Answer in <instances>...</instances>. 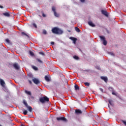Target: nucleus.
I'll use <instances>...</instances> for the list:
<instances>
[{"mask_svg": "<svg viewBox=\"0 0 126 126\" xmlns=\"http://www.w3.org/2000/svg\"><path fill=\"white\" fill-rule=\"evenodd\" d=\"M52 32L54 34L62 35L63 33V31L59 28L55 27L52 29Z\"/></svg>", "mask_w": 126, "mask_h": 126, "instance_id": "obj_1", "label": "nucleus"}, {"mask_svg": "<svg viewBox=\"0 0 126 126\" xmlns=\"http://www.w3.org/2000/svg\"><path fill=\"white\" fill-rule=\"evenodd\" d=\"M49 98L47 96L41 97L39 98L40 102L42 103H46V102H49Z\"/></svg>", "mask_w": 126, "mask_h": 126, "instance_id": "obj_2", "label": "nucleus"}, {"mask_svg": "<svg viewBox=\"0 0 126 126\" xmlns=\"http://www.w3.org/2000/svg\"><path fill=\"white\" fill-rule=\"evenodd\" d=\"M99 38H100V40L103 41V45H104V46H107V41L106 40L105 37L99 36Z\"/></svg>", "mask_w": 126, "mask_h": 126, "instance_id": "obj_3", "label": "nucleus"}, {"mask_svg": "<svg viewBox=\"0 0 126 126\" xmlns=\"http://www.w3.org/2000/svg\"><path fill=\"white\" fill-rule=\"evenodd\" d=\"M52 11H53V12L54 13V15H55V16H56V17H60V14H59L56 11V7H55V6L52 7Z\"/></svg>", "mask_w": 126, "mask_h": 126, "instance_id": "obj_4", "label": "nucleus"}, {"mask_svg": "<svg viewBox=\"0 0 126 126\" xmlns=\"http://www.w3.org/2000/svg\"><path fill=\"white\" fill-rule=\"evenodd\" d=\"M57 121H63V122H66V119L63 117H60L57 118Z\"/></svg>", "mask_w": 126, "mask_h": 126, "instance_id": "obj_5", "label": "nucleus"}, {"mask_svg": "<svg viewBox=\"0 0 126 126\" xmlns=\"http://www.w3.org/2000/svg\"><path fill=\"white\" fill-rule=\"evenodd\" d=\"M32 81L35 84H36V85L39 84V83H40V81L39 80V79L36 78L32 79Z\"/></svg>", "mask_w": 126, "mask_h": 126, "instance_id": "obj_6", "label": "nucleus"}, {"mask_svg": "<svg viewBox=\"0 0 126 126\" xmlns=\"http://www.w3.org/2000/svg\"><path fill=\"white\" fill-rule=\"evenodd\" d=\"M69 39L72 41H73V44H76V41H77V38L73 37H70Z\"/></svg>", "mask_w": 126, "mask_h": 126, "instance_id": "obj_7", "label": "nucleus"}, {"mask_svg": "<svg viewBox=\"0 0 126 126\" xmlns=\"http://www.w3.org/2000/svg\"><path fill=\"white\" fill-rule=\"evenodd\" d=\"M75 114L76 115H81V114H82V111L79 109H76Z\"/></svg>", "mask_w": 126, "mask_h": 126, "instance_id": "obj_8", "label": "nucleus"}, {"mask_svg": "<svg viewBox=\"0 0 126 126\" xmlns=\"http://www.w3.org/2000/svg\"><path fill=\"white\" fill-rule=\"evenodd\" d=\"M0 83L2 87H5V83L3 80L0 79Z\"/></svg>", "mask_w": 126, "mask_h": 126, "instance_id": "obj_9", "label": "nucleus"}, {"mask_svg": "<svg viewBox=\"0 0 126 126\" xmlns=\"http://www.w3.org/2000/svg\"><path fill=\"white\" fill-rule=\"evenodd\" d=\"M101 13H102L103 15L108 17V12L106 10H102Z\"/></svg>", "mask_w": 126, "mask_h": 126, "instance_id": "obj_10", "label": "nucleus"}, {"mask_svg": "<svg viewBox=\"0 0 126 126\" xmlns=\"http://www.w3.org/2000/svg\"><path fill=\"white\" fill-rule=\"evenodd\" d=\"M100 78L102 80H104L105 82H108V78L107 77L101 76Z\"/></svg>", "mask_w": 126, "mask_h": 126, "instance_id": "obj_11", "label": "nucleus"}, {"mask_svg": "<svg viewBox=\"0 0 126 126\" xmlns=\"http://www.w3.org/2000/svg\"><path fill=\"white\" fill-rule=\"evenodd\" d=\"M3 15H4V16H5L6 17H9V16H10V14H9V12H5V13H3Z\"/></svg>", "mask_w": 126, "mask_h": 126, "instance_id": "obj_12", "label": "nucleus"}, {"mask_svg": "<svg viewBox=\"0 0 126 126\" xmlns=\"http://www.w3.org/2000/svg\"><path fill=\"white\" fill-rule=\"evenodd\" d=\"M13 66L15 68V69H17V70L19 69V66L18 65V64L15 63L13 64Z\"/></svg>", "mask_w": 126, "mask_h": 126, "instance_id": "obj_13", "label": "nucleus"}, {"mask_svg": "<svg viewBox=\"0 0 126 126\" xmlns=\"http://www.w3.org/2000/svg\"><path fill=\"white\" fill-rule=\"evenodd\" d=\"M88 24H89V25H90V26H92V27H95V25L91 21L89 22Z\"/></svg>", "mask_w": 126, "mask_h": 126, "instance_id": "obj_14", "label": "nucleus"}, {"mask_svg": "<svg viewBox=\"0 0 126 126\" xmlns=\"http://www.w3.org/2000/svg\"><path fill=\"white\" fill-rule=\"evenodd\" d=\"M45 80L46 81H47V82H49L51 80V79H50V78L48 76H45Z\"/></svg>", "mask_w": 126, "mask_h": 126, "instance_id": "obj_15", "label": "nucleus"}, {"mask_svg": "<svg viewBox=\"0 0 126 126\" xmlns=\"http://www.w3.org/2000/svg\"><path fill=\"white\" fill-rule=\"evenodd\" d=\"M27 109H28L29 112H30L31 113V112H32V107L31 106H27Z\"/></svg>", "mask_w": 126, "mask_h": 126, "instance_id": "obj_16", "label": "nucleus"}, {"mask_svg": "<svg viewBox=\"0 0 126 126\" xmlns=\"http://www.w3.org/2000/svg\"><path fill=\"white\" fill-rule=\"evenodd\" d=\"M23 104L26 106V108L28 106V103H27V102H26V100H23Z\"/></svg>", "mask_w": 126, "mask_h": 126, "instance_id": "obj_17", "label": "nucleus"}, {"mask_svg": "<svg viewBox=\"0 0 126 126\" xmlns=\"http://www.w3.org/2000/svg\"><path fill=\"white\" fill-rule=\"evenodd\" d=\"M75 30L78 33H79L80 32V30L78 27H75Z\"/></svg>", "mask_w": 126, "mask_h": 126, "instance_id": "obj_18", "label": "nucleus"}, {"mask_svg": "<svg viewBox=\"0 0 126 126\" xmlns=\"http://www.w3.org/2000/svg\"><path fill=\"white\" fill-rule=\"evenodd\" d=\"M36 60L38 62L40 63H43V61H42L41 60L39 59L36 58Z\"/></svg>", "mask_w": 126, "mask_h": 126, "instance_id": "obj_19", "label": "nucleus"}, {"mask_svg": "<svg viewBox=\"0 0 126 126\" xmlns=\"http://www.w3.org/2000/svg\"><path fill=\"white\" fill-rule=\"evenodd\" d=\"M25 93H26V94H28V95H31V92H30L27 90H25Z\"/></svg>", "mask_w": 126, "mask_h": 126, "instance_id": "obj_20", "label": "nucleus"}, {"mask_svg": "<svg viewBox=\"0 0 126 126\" xmlns=\"http://www.w3.org/2000/svg\"><path fill=\"white\" fill-rule=\"evenodd\" d=\"M32 68H33V69L34 70H38V67H36V66H32Z\"/></svg>", "mask_w": 126, "mask_h": 126, "instance_id": "obj_21", "label": "nucleus"}, {"mask_svg": "<svg viewBox=\"0 0 126 126\" xmlns=\"http://www.w3.org/2000/svg\"><path fill=\"white\" fill-rule=\"evenodd\" d=\"M22 35H24L25 36H26L27 37H28V38H29V35H28L27 34H26L25 32H22Z\"/></svg>", "mask_w": 126, "mask_h": 126, "instance_id": "obj_22", "label": "nucleus"}, {"mask_svg": "<svg viewBox=\"0 0 126 126\" xmlns=\"http://www.w3.org/2000/svg\"><path fill=\"white\" fill-rule=\"evenodd\" d=\"M75 90H79V87L78 85H75Z\"/></svg>", "mask_w": 126, "mask_h": 126, "instance_id": "obj_23", "label": "nucleus"}, {"mask_svg": "<svg viewBox=\"0 0 126 126\" xmlns=\"http://www.w3.org/2000/svg\"><path fill=\"white\" fill-rule=\"evenodd\" d=\"M5 41H6V43H7V44H11L10 40H9V39L7 38L5 39Z\"/></svg>", "mask_w": 126, "mask_h": 126, "instance_id": "obj_24", "label": "nucleus"}, {"mask_svg": "<svg viewBox=\"0 0 126 126\" xmlns=\"http://www.w3.org/2000/svg\"><path fill=\"white\" fill-rule=\"evenodd\" d=\"M84 84L86 86H88V87H89L90 85V84H89V83L88 82H86L84 83Z\"/></svg>", "mask_w": 126, "mask_h": 126, "instance_id": "obj_25", "label": "nucleus"}, {"mask_svg": "<svg viewBox=\"0 0 126 126\" xmlns=\"http://www.w3.org/2000/svg\"><path fill=\"white\" fill-rule=\"evenodd\" d=\"M27 113H28V112L27 111V110H25L23 111V114L24 115H26L27 114Z\"/></svg>", "mask_w": 126, "mask_h": 126, "instance_id": "obj_26", "label": "nucleus"}, {"mask_svg": "<svg viewBox=\"0 0 126 126\" xmlns=\"http://www.w3.org/2000/svg\"><path fill=\"white\" fill-rule=\"evenodd\" d=\"M30 55L31 56H34V53H33V52H32V51H30Z\"/></svg>", "mask_w": 126, "mask_h": 126, "instance_id": "obj_27", "label": "nucleus"}, {"mask_svg": "<svg viewBox=\"0 0 126 126\" xmlns=\"http://www.w3.org/2000/svg\"><path fill=\"white\" fill-rule=\"evenodd\" d=\"M73 58L75 59V60H78L79 59V58H78L77 56H74Z\"/></svg>", "mask_w": 126, "mask_h": 126, "instance_id": "obj_28", "label": "nucleus"}, {"mask_svg": "<svg viewBox=\"0 0 126 126\" xmlns=\"http://www.w3.org/2000/svg\"><path fill=\"white\" fill-rule=\"evenodd\" d=\"M39 54L40 55H42V56H45V54L43 52H39Z\"/></svg>", "mask_w": 126, "mask_h": 126, "instance_id": "obj_29", "label": "nucleus"}, {"mask_svg": "<svg viewBox=\"0 0 126 126\" xmlns=\"http://www.w3.org/2000/svg\"><path fill=\"white\" fill-rule=\"evenodd\" d=\"M43 33L45 35H46V34H47V31L43 30Z\"/></svg>", "mask_w": 126, "mask_h": 126, "instance_id": "obj_30", "label": "nucleus"}, {"mask_svg": "<svg viewBox=\"0 0 126 126\" xmlns=\"http://www.w3.org/2000/svg\"><path fill=\"white\" fill-rule=\"evenodd\" d=\"M109 90H110V91H113L114 90V89H113V88L112 87H109L108 88Z\"/></svg>", "mask_w": 126, "mask_h": 126, "instance_id": "obj_31", "label": "nucleus"}, {"mask_svg": "<svg viewBox=\"0 0 126 126\" xmlns=\"http://www.w3.org/2000/svg\"><path fill=\"white\" fill-rule=\"evenodd\" d=\"M33 26H34V27L35 28H37V25H36V24L33 23Z\"/></svg>", "mask_w": 126, "mask_h": 126, "instance_id": "obj_32", "label": "nucleus"}, {"mask_svg": "<svg viewBox=\"0 0 126 126\" xmlns=\"http://www.w3.org/2000/svg\"><path fill=\"white\" fill-rule=\"evenodd\" d=\"M108 102H109L110 105H112V100H109L108 101Z\"/></svg>", "mask_w": 126, "mask_h": 126, "instance_id": "obj_33", "label": "nucleus"}, {"mask_svg": "<svg viewBox=\"0 0 126 126\" xmlns=\"http://www.w3.org/2000/svg\"><path fill=\"white\" fill-rule=\"evenodd\" d=\"M112 95H115V96H117V94L115 93V92H112Z\"/></svg>", "mask_w": 126, "mask_h": 126, "instance_id": "obj_34", "label": "nucleus"}, {"mask_svg": "<svg viewBox=\"0 0 126 126\" xmlns=\"http://www.w3.org/2000/svg\"><path fill=\"white\" fill-rule=\"evenodd\" d=\"M42 16H43V17H46V14H45L44 13H43Z\"/></svg>", "mask_w": 126, "mask_h": 126, "instance_id": "obj_35", "label": "nucleus"}, {"mask_svg": "<svg viewBox=\"0 0 126 126\" xmlns=\"http://www.w3.org/2000/svg\"><path fill=\"white\" fill-rule=\"evenodd\" d=\"M123 124H124V125H125V126H126V121H123Z\"/></svg>", "mask_w": 126, "mask_h": 126, "instance_id": "obj_36", "label": "nucleus"}, {"mask_svg": "<svg viewBox=\"0 0 126 126\" xmlns=\"http://www.w3.org/2000/svg\"><path fill=\"white\" fill-rule=\"evenodd\" d=\"M110 55H111V56H114V54L113 53V52H110L109 53Z\"/></svg>", "mask_w": 126, "mask_h": 126, "instance_id": "obj_37", "label": "nucleus"}, {"mask_svg": "<svg viewBox=\"0 0 126 126\" xmlns=\"http://www.w3.org/2000/svg\"><path fill=\"white\" fill-rule=\"evenodd\" d=\"M96 68H97V69H100V67H99V66H96Z\"/></svg>", "mask_w": 126, "mask_h": 126, "instance_id": "obj_38", "label": "nucleus"}, {"mask_svg": "<svg viewBox=\"0 0 126 126\" xmlns=\"http://www.w3.org/2000/svg\"><path fill=\"white\" fill-rule=\"evenodd\" d=\"M99 90H100L101 92H103V89H102V88H100V89H99Z\"/></svg>", "mask_w": 126, "mask_h": 126, "instance_id": "obj_39", "label": "nucleus"}, {"mask_svg": "<svg viewBox=\"0 0 126 126\" xmlns=\"http://www.w3.org/2000/svg\"><path fill=\"white\" fill-rule=\"evenodd\" d=\"M81 2H84L85 1V0H80Z\"/></svg>", "mask_w": 126, "mask_h": 126, "instance_id": "obj_40", "label": "nucleus"}, {"mask_svg": "<svg viewBox=\"0 0 126 126\" xmlns=\"http://www.w3.org/2000/svg\"><path fill=\"white\" fill-rule=\"evenodd\" d=\"M51 45H55V42L52 41V42H51Z\"/></svg>", "mask_w": 126, "mask_h": 126, "instance_id": "obj_41", "label": "nucleus"}, {"mask_svg": "<svg viewBox=\"0 0 126 126\" xmlns=\"http://www.w3.org/2000/svg\"><path fill=\"white\" fill-rule=\"evenodd\" d=\"M30 84H32V82L31 80H29Z\"/></svg>", "mask_w": 126, "mask_h": 126, "instance_id": "obj_42", "label": "nucleus"}, {"mask_svg": "<svg viewBox=\"0 0 126 126\" xmlns=\"http://www.w3.org/2000/svg\"><path fill=\"white\" fill-rule=\"evenodd\" d=\"M0 8H3V7L2 5H0Z\"/></svg>", "mask_w": 126, "mask_h": 126, "instance_id": "obj_43", "label": "nucleus"}, {"mask_svg": "<svg viewBox=\"0 0 126 126\" xmlns=\"http://www.w3.org/2000/svg\"><path fill=\"white\" fill-rule=\"evenodd\" d=\"M0 126H2L1 125H0Z\"/></svg>", "mask_w": 126, "mask_h": 126, "instance_id": "obj_44", "label": "nucleus"}]
</instances>
